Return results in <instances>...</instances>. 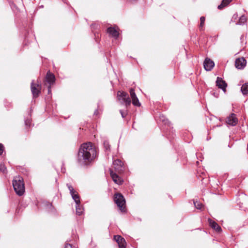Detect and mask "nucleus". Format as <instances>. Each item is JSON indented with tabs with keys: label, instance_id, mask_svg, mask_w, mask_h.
<instances>
[{
	"label": "nucleus",
	"instance_id": "f257e3e1",
	"mask_svg": "<svg viewBox=\"0 0 248 248\" xmlns=\"http://www.w3.org/2000/svg\"><path fill=\"white\" fill-rule=\"evenodd\" d=\"M96 155L95 148L91 142L83 143L78 151V161L81 165H87L95 157Z\"/></svg>",
	"mask_w": 248,
	"mask_h": 248
},
{
	"label": "nucleus",
	"instance_id": "f03ea898",
	"mask_svg": "<svg viewBox=\"0 0 248 248\" xmlns=\"http://www.w3.org/2000/svg\"><path fill=\"white\" fill-rule=\"evenodd\" d=\"M13 186L16 193L19 196H22L25 192V186L22 177H16L13 180Z\"/></svg>",
	"mask_w": 248,
	"mask_h": 248
},
{
	"label": "nucleus",
	"instance_id": "7ed1b4c3",
	"mask_svg": "<svg viewBox=\"0 0 248 248\" xmlns=\"http://www.w3.org/2000/svg\"><path fill=\"white\" fill-rule=\"evenodd\" d=\"M117 98L122 104H125L126 108L131 104V99L128 94L126 92L118 91L117 93Z\"/></svg>",
	"mask_w": 248,
	"mask_h": 248
},
{
	"label": "nucleus",
	"instance_id": "20e7f679",
	"mask_svg": "<svg viewBox=\"0 0 248 248\" xmlns=\"http://www.w3.org/2000/svg\"><path fill=\"white\" fill-rule=\"evenodd\" d=\"M114 201L122 212L124 211L125 201L123 196L120 193H116L114 196Z\"/></svg>",
	"mask_w": 248,
	"mask_h": 248
},
{
	"label": "nucleus",
	"instance_id": "39448f33",
	"mask_svg": "<svg viewBox=\"0 0 248 248\" xmlns=\"http://www.w3.org/2000/svg\"><path fill=\"white\" fill-rule=\"evenodd\" d=\"M67 186L69 190L70 194L76 204L80 202L79 196L78 192L74 189L73 187L70 184H67Z\"/></svg>",
	"mask_w": 248,
	"mask_h": 248
},
{
	"label": "nucleus",
	"instance_id": "423d86ee",
	"mask_svg": "<svg viewBox=\"0 0 248 248\" xmlns=\"http://www.w3.org/2000/svg\"><path fill=\"white\" fill-rule=\"evenodd\" d=\"M31 91L34 98L37 97L40 93L41 86L39 83H34L33 80L31 83Z\"/></svg>",
	"mask_w": 248,
	"mask_h": 248
},
{
	"label": "nucleus",
	"instance_id": "0eeeda50",
	"mask_svg": "<svg viewBox=\"0 0 248 248\" xmlns=\"http://www.w3.org/2000/svg\"><path fill=\"white\" fill-rule=\"evenodd\" d=\"M113 164L115 170L117 172L121 173L124 171V163L120 159L115 160L113 161Z\"/></svg>",
	"mask_w": 248,
	"mask_h": 248
},
{
	"label": "nucleus",
	"instance_id": "6e6552de",
	"mask_svg": "<svg viewBox=\"0 0 248 248\" xmlns=\"http://www.w3.org/2000/svg\"><path fill=\"white\" fill-rule=\"evenodd\" d=\"M55 81V78L54 75L49 72H47L44 81V85H53L54 84Z\"/></svg>",
	"mask_w": 248,
	"mask_h": 248
},
{
	"label": "nucleus",
	"instance_id": "1a4fd4ad",
	"mask_svg": "<svg viewBox=\"0 0 248 248\" xmlns=\"http://www.w3.org/2000/svg\"><path fill=\"white\" fill-rule=\"evenodd\" d=\"M226 123L231 126H235L238 123V119L234 113H231L226 119Z\"/></svg>",
	"mask_w": 248,
	"mask_h": 248
},
{
	"label": "nucleus",
	"instance_id": "9d476101",
	"mask_svg": "<svg viewBox=\"0 0 248 248\" xmlns=\"http://www.w3.org/2000/svg\"><path fill=\"white\" fill-rule=\"evenodd\" d=\"M114 240L118 243L119 248H125L126 242L125 239L121 236L117 235L114 236Z\"/></svg>",
	"mask_w": 248,
	"mask_h": 248
},
{
	"label": "nucleus",
	"instance_id": "9b49d317",
	"mask_svg": "<svg viewBox=\"0 0 248 248\" xmlns=\"http://www.w3.org/2000/svg\"><path fill=\"white\" fill-rule=\"evenodd\" d=\"M247 61L243 57L237 58L235 60V67L239 69H243L246 65Z\"/></svg>",
	"mask_w": 248,
	"mask_h": 248
},
{
	"label": "nucleus",
	"instance_id": "f8f14e48",
	"mask_svg": "<svg viewBox=\"0 0 248 248\" xmlns=\"http://www.w3.org/2000/svg\"><path fill=\"white\" fill-rule=\"evenodd\" d=\"M130 94L132 101L133 105L136 107H140V103L139 102V100L137 97V95L135 93V91L133 89H130Z\"/></svg>",
	"mask_w": 248,
	"mask_h": 248
},
{
	"label": "nucleus",
	"instance_id": "ddd939ff",
	"mask_svg": "<svg viewBox=\"0 0 248 248\" xmlns=\"http://www.w3.org/2000/svg\"><path fill=\"white\" fill-rule=\"evenodd\" d=\"M216 85L218 88L221 89L224 92L226 91L227 84L222 78L217 77L216 80Z\"/></svg>",
	"mask_w": 248,
	"mask_h": 248
},
{
	"label": "nucleus",
	"instance_id": "4468645a",
	"mask_svg": "<svg viewBox=\"0 0 248 248\" xmlns=\"http://www.w3.org/2000/svg\"><path fill=\"white\" fill-rule=\"evenodd\" d=\"M204 68L206 71H210L214 66L215 63L213 61L209 58L205 59L204 63Z\"/></svg>",
	"mask_w": 248,
	"mask_h": 248
},
{
	"label": "nucleus",
	"instance_id": "2eb2a0df",
	"mask_svg": "<svg viewBox=\"0 0 248 248\" xmlns=\"http://www.w3.org/2000/svg\"><path fill=\"white\" fill-rule=\"evenodd\" d=\"M110 175L114 183L118 185H121L123 183V180L116 173L114 172L111 170H110Z\"/></svg>",
	"mask_w": 248,
	"mask_h": 248
},
{
	"label": "nucleus",
	"instance_id": "dca6fc26",
	"mask_svg": "<svg viewBox=\"0 0 248 248\" xmlns=\"http://www.w3.org/2000/svg\"><path fill=\"white\" fill-rule=\"evenodd\" d=\"M208 222L210 224V227L215 230L217 232H222L221 228L218 225V224L215 221L212 220L211 219H208Z\"/></svg>",
	"mask_w": 248,
	"mask_h": 248
},
{
	"label": "nucleus",
	"instance_id": "f3484780",
	"mask_svg": "<svg viewBox=\"0 0 248 248\" xmlns=\"http://www.w3.org/2000/svg\"><path fill=\"white\" fill-rule=\"evenodd\" d=\"M107 32L112 37L115 38H117L119 34L118 31L114 27L108 28L107 29Z\"/></svg>",
	"mask_w": 248,
	"mask_h": 248
},
{
	"label": "nucleus",
	"instance_id": "a211bd4d",
	"mask_svg": "<svg viewBox=\"0 0 248 248\" xmlns=\"http://www.w3.org/2000/svg\"><path fill=\"white\" fill-rule=\"evenodd\" d=\"M76 214L80 216L82 214L84 209L82 207V206L81 205L80 203L78 204H76Z\"/></svg>",
	"mask_w": 248,
	"mask_h": 248
},
{
	"label": "nucleus",
	"instance_id": "6ab92c4d",
	"mask_svg": "<svg viewBox=\"0 0 248 248\" xmlns=\"http://www.w3.org/2000/svg\"><path fill=\"white\" fill-rule=\"evenodd\" d=\"M232 0H222L220 4L218 6V9H222L224 7L227 6Z\"/></svg>",
	"mask_w": 248,
	"mask_h": 248
},
{
	"label": "nucleus",
	"instance_id": "aec40b11",
	"mask_svg": "<svg viewBox=\"0 0 248 248\" xmlns=\"http://www.w3.org/2000/svg\"><path fill=\"white\" fill-rule=\"evenodd\" d=\"M241 91L243 95H247L248 93V83H246L242 85Z\"/></svg>",
	"mask_w": 248,
	"mask_h": 248
},
{
	"label": "nucleus",
	"instance_id": "412c9836",
	"mask_svg": "<svg viewBox=\"0 0 248 248\" xmlns=\"http://www.w3.org/2000/svg\"><path fill=\"white\" fill-rule=\"evenodd\" d=\"M246 17L245 16L243 15L239 18V21L237 24L240 25H244L246 22Z\"/></svg>",
	"mask_w": 248,
	"mask_h": 248
},
{
	"label": "nucleus",
	"instance_id": "4be33fe9",
	"mask_svg": "<svg viewBox=\"0 0 248 248\" xmlns=\"http://www.w3.org/2000/svg\"><path fill=\"white\" fill-rule=\"evenodd\" d=\"M194 205L195 206V207L197 209H202V204L198 202V201H194Z\"/></svg>",
	"mask_w": 248,
	"mask_h": 248
},
{
	"label": "nucleus",
	"instance_id": "5701e85b",
	"mask_svg": "<svg viewBox=\"0 0 248 248\" xmlns=\"http://www.w3.org/2000/svg\"><path fill=\"white\" fill-rule=\"evenodd\" d=\"M205 18L204 16H202L200 18V29L202 30L204 26Z\"/></svg>",
	"mask_w": 248,
	"mask_h": 248
},
{
	"label": "nucleus",
	"instance_id": "b1692460",
	"mask_svg": "<svg viewBox=\"0 0 248 248\" xmlns=\"http://www.w3.org/2000/svg\"><path fill=\"white\" fill-rule=\"evenodd\" d=\"M103 145L104 146V148H105L106 150H110V145L109 144V142L108 140H105L103 142Z\"/></svg>",
	"mask_w": 248,
	"mask_h": 248
},
{
	"label": "nucleus",
	"instance_id": "393cba45",
	"mask_svg": "<svg viewBox=\"0 0 248 248\" xmlns=\"http://www.w3.org/2000/svg\"><path fill=\"white\" fill-rule=\"evenodd\" d=\"M0 171L4 173L6 172V168L2 163H0Z\"/></svg>",
	"mask_w": 248,
	"mask_h": 248
},
{
	"label": "nucleus",
	"instance_id": "a878e982",
	"mask_svg": "<svg viewBox=\"0 0 248 248\" xmlns=\"http://www.w3.org/2000/svg\"><path fill=\"white\" fill-rule=\"evenodd\" d=\"M159 119L160 120L164 122L165 124H168L169 123L168 120L166 119L164 116H160Z\"/></svg>",
	"mask_w": 248,
	"mask_h": 248
},
{
	"label": "nucleus",
	"instance_id": "bb28decb",
	"mask_svg": "<svg viewBox=\"0 0 248 248\" xmlns=\"http://www.w3.org/2000/svg\"><path fill=\"white\" fill-rule=\"evenodd\" d=\"M120 112L122 115V117L123 118H124L125 117V116H126L127 115V112L126 111H123L122 110H120Z\"/></svg>",
	"mask_w": 248,
	"mask_h": 248
},
{
	"label": "nucleus",
	"instance_id": "cd10ccee",
	"mask_svg": "<svg viewBox=\"0 0 248 248\" xmlns=\"http://www.w3.org/2000/svg\"><path fill=\"white\" fill-rule=\"evenodd\" d=\"M25 125L27 126H30L31 124V121L30 119H27L25 120Z\"/></svg>",
	"mask_w": 248,
	"mask_h": 248
},
{
	"label": "nucleus",
	"instance_id": "c85d7f7f",
	"mask_svg": "<svg viewBox=\"0 0 248 248\" xmlns=\"http://www.w3.org/2000/svg\"><path fill=\"white\" fill-rule=\"evenodd\" d=\"M3 151L4 146L1 143H0V155H1L2 154Z\"/></svg>",
	"mask_w": 248,
	"mask_h": 248
},
{
	"label": "nucleus",
	"instance_id": "c756f323",
	"mask_svg": "<svg viewBox=\"0 0 248 248\" xmlns=\"http://www.w3.org/2000/svg\"><path fill=\"white\" fill-rule=\"evenodd\" d=\"M47 207L48 211H51V208L52 207V205L51 203H48L47 204Z\"/></svg>",
	"mask_w": 248,
	"mask_h": 248
},
{
	"label": "nucleus",
	"instance_id": "7c9ffc66",
	"mask_svg": "<svg viewBox=\"0 0 248 248\" xmlns=\"http://www.w3.org/2000/svg\"><path fill=\"white\" fill-rule=\"evenodd\" d=\"M64 248H76L75 247L74 248H73L71 244L66 243L65 245Z\"/></svg>",
	"mask_w": 248,
	"mask_h": 248
},
{
	"label": "nucleus",
	"instance_id": "2f4dec72",
	"mask_svg": "<svg viewBox=\"0 0 248 248\" xmlns=\"http://www.w3.org/2000/svg\"><path fill=\"white\" fill-rule=\"evenodd\" d=\"M47 88V92H48V94H50L51 93V86H50V85H47V86H46Z\"/></svg>",
	"mask_w": 248,
	"mask_h": 248
}]
</instances>
